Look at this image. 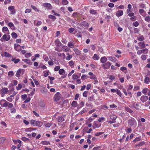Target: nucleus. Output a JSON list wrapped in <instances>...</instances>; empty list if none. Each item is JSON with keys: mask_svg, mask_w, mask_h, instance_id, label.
<instances>
[{"mask_svg": "<svg viewBox=\"0 0 150 150\" xmlns=\"http://www.w3.org/2000/svg\"><path fill=\"white\" fill-rule=\"evenodd\" d=\"M10 39V36L9 35H6L4 34L3 37L0 39V40L2 41H8Z\"/></svg>", "mask_w": 150, "mask_h": 150, "instance_id": "obj_1", "label": "nucleus"}, {"mask_svg": "<svg viewBox=\"0 0 150 150\" xmlns=\"http://www.w3.org/2000/svg\"><path fill=\"white\" fill-rule=\"evenodd\" d=\"M4 101L5 102L3 104V106L4 107L8 106L9 108H12L13 107V104L11 103H10L5 100H2L1 102Z\"/></svg>", "mask_w": 150, "mask_h": 150, "instance_id": "obj_2", "label": "nucleus"}, {"mask_svg": "<svg viewBox=\"0 0 150 150\" xmlns=\"http://www.w3.org/2000/svg\"><path fill=\"white\" fill-rule=\"evenodd\" d=\"M24 70L23 69H20L17 71L16 76L17 77H19L20 76L23 74Z\"/></svg>", "mask_w": 150, "mask_h": 150, "instance_id": "obj_3", "label": "nucleus"}, {"mask_svg": "<svg viewBox=\"0 0 150 150\" xmlns=\"http://www.w3.org/2000/svg\"><path fill=\"white\" fill-rule=\"evenodd\" d=\"M111 65V63L109 62H108L106 63L103 64L102 65V66L103 67L104 69H108L110 68Z\"/></svg>", "mask_w": 150, "mask_h": 150, "instance_id": "obj_4", "label": "nucleus"}, {"mask_svg": "<svg viewBox=\"0 0 150 150\" xmlns=\"http://www.w3.org/2000/svg\"><path fill=\"white\" fill-rule=\"evenodd\" d=\"M60 94L59 92L56 93L54 97V100L56 101H57L59 100L60 98Z\"/></svg>", "mask_w": 150, "mask_h": 150, "instance_id": "obj_5", "label": "nucleus"}, {"mask_svg": "<svg viewBox=\"0 0 150 150\" xmlns=\"http://www.w3.org/2000/svg\"><path fill=\"white\" fill-rule=\"evenodd\" d=\"M15 49L17 51H20L21 49V46L17 44H15L14 45Z\"/></svg>", "mask_w": 150, "mask_h": 150, "instance_id": "obj_6", "label": "nucleus"}, {"mask_svg": "<svg viewBox=\"0 0 150 150\" xmlns=\"http://www.w3.org/2000/svg\"><path fill=\"white\" fill-rule=\"evenodd\" d=\"M148 99V97L146 96H143L141 97L140 98L141 100L144 103L146 102Z\"/></svg>", "mask_w": 150, "mask_h": 150, "instance_id": "obj_7", "label": "nucleus"}, {"mask_svg": "<svg viewBox=\"0 0 150 150\" xmlns=\"http://www.w3.org/2000/svg\"><path fill=\"white\" fill-rule=\"evenodd\" d=\"M81 25L87 28H88L89 27V24L87 22L84 21L81 22Z\"/></svg>", "mask_w": 150, "mask_h": 150, "instance_id": "obj_8", "label": "nucleus"}, {"mask_svg": "<svg viewBox=\"0 0 150 150\" xmlns=\"http://www.w3.org/2000/svg\"><path fill=\"white\" fill-rule=\"evenodd\" d=\"M58 122H61L64 120V118L62 116H58L57 118Z\"/></svg>", "mask_w": 150, "mask_h": 150, "instance_id": "obj_9", "label": "nucleus"}, {"mask_svg": "<svg viewBox=\"0 0 150 150\" xmlns=\"http://www.w3.org/2000/svg\"><path fill=\"white\" fill-rule=\"evenodd\" d=\"M22 60L29 65H31L32 64V62L29 59H23Z\"/></svg>", "mask_w": 150, "mask_h": 150, "instance_id": "obj_10", "label": "nucleus"}, {"mask_svg": "<svg viewBox=\"0 0 150 150\" xmlns=\"http://www.w3.org/2000/svg\"><path fill=\"white\" fill-rule=\"evenodd\" d=\"M123 14V11L122 10H119L117 11L116 13V16H117L120 17Z\"/></svg>", "mask_w": 150, "mask_h": 150, "instance_id": "obj_11", "label": "nucleus"}, {"mask_svg": "<svg viewBox=\"0 0 150 150\" xmlns=\"http://www.w3.org/2000/svg\"><path fill=\"white\" fill-rule=\"evenodd\" d=\"M43 6L47 8H50L52 7V6L50 3H46L43 4Z\"/></svg>", "mask_w": 150, "mask_h": 150, "instance_id": "obj_12", "label": "nucleus"}, {"mask_svg": "<svg viewBox=\"0 0 150 150\" xmlns=\"http://www.w3.org/2000/svg\"><path fill=\"white\" fill-rule=\"evenodd\" d=\"M135 120H129L128 125L131 126H132L134 124Z\"/></svg>", "mask_w": 150, "mask_h": 150, "instance_id": "obj_13", "label": "nucleus"}, {"mask_svg": "<svg viewBox=\"0 0 150 150\" xmlns=\"http://www.w3.org/2000/svg\"><path fill=\"white\" fill-rule=\"evenodd\" d=\"M107 61V59L105 57H102L100 59V62L102 63H105Z\"/></svg>", "mask_w": 150, "mask_h": 150, "instance_id": "obj_14", "label": "nucleus"}, {"mask_svg": "<svg viewBox=\"0 0 150 150\" xmlns=\"http://www.w3.org/2000/svg\"><path fill=\"white\" fill-rule=\"evenodd\" d=\"M109 60L112 61L113 62H115L116 60V58L113 57H108Z\"/></svg>", "mask_w": 150, "mask_h": 150, "instance_id": "obj_15", "label": "nucleus"}, {"mask_svg": "<svg viewBox=\"0 0 150 150\" xmlns=\"http://www.w3.org/2000/svg\"><path fill=\"white\" fill-rule=\"evenodd\" d=\"M8 26L10 27L12 30H15L14 25L13 23L10 22L8 23Z\"/></svg>", "mask_w": 150, "mask_h": 150, "instance_id": "obj_16", "label": "nucleus"}, {"mask_svg": "<svg viewBox=\"0 0 150 150\" xmlns=\"http://www.w3.org/2000/svg\"><path fill=\"white\" fill-rule=\"evenodd\" d=\"M42 122L39 121H38L35 122V125L40 127L42 126Z\"/></svg>", "mask_w": 150, "mask_h": 150, "instance_id": "obj_17", "label": "nucleus"}, {"mask_svg": "<svg viewBox=\"0 0 150 150\" xmlns=\"http://www.w3.org/2000/svg\"><path fill=\"white\" fill-rule=\"evenodd\" d=\"M55 43L57 46H60L62 45V43L59 40H56L55 41Z\"/></svg>", "mask_w": 150, "mask_h": 150, "instance_id": "obj_18", "label": "nucleus"}, {"mask_svg": "<svg viewBox=\"0 0 150 150\" xmlns=\"http://www.w3.org/2000/svg\"><path fill=\"white\" fill-rule=\"evenodd\" d=\"M139 45L142 48H144L145 47L144 42H139Z\"/></svg>", "mask_w": 150, "mask_h": 150, "instance_id": "obj_19", "label": "nucleus"}, {"mask_svg": "<svg viewBox=\"0 0 150 150\" xmlns=\"http://www.w3.org/2000/svg\"><path fill=\"white\" fill-rule=\"evenodd\" d=\"M120 70L123 71L125 74L127 73V72L126 68L124 67H121L120 68Z\"/></svg>", "mask_w": 150, "mask_h": 150, "instance_id": "obj_20", "label": "nucleus"}, {"mask_svg": "<svg viewBox=\"0 0 150 150\" xmlns=\"http://www.w3.org/2000/svg\"><path fill=\"white\" fill-rule=\"evenodd\" d=\"M62 50L63 51L67 52L69 50V49L68 47L66 46H64L62 47Z\"/></svg>", "mask_w": 150, "mask_h": 150, "instance_id": "obj_21", "label": "nucleus"}, {"mask_svg": "<svg viewBox=\"0 0 150 150\" xmlns=\"http://www.w3.org/2000/svg\"><path fill=\"white\" fill-rule=\"evenodd\" d=\"M1 91L3 93L6 94L7 93L8 89L7 88H4L1 89Z\"/></svg>", "mask_w": 150, "mask_h": 150, "instance_id": "obj_22", "label": "nucleus"}, {"mask_svg": "<svg viewBox=\"0 0 150 150\" xmlns=\"http://www.w3.org/2000/svg\"><path fill=\"white\" fill-rule=\"evenodd\" d=\"M145 143V142L144 141H142L139 142V144L137 145H136V146L137 147H139L144 145Z\"/></svg>", "mask_w": 150, "mask_h": 150, "instance_id": "obj_23", "label": "nucleus"}, {"mask_svg": "<svg viewBox=\"0 0 150 150\" xmlns=\"http://www.w3.org/2000/svg\"><path fill=\"white\" fill-rule=\"evenodd\" d=\"M93 59L94 60H98L99 59V57L97 54H95L93 57Z\"/></svg>", "mask_w": 150, "mask_h": 150, "instance_id": "obj_24", "label": "nucleus"}, {"mask_svg": "<svg viewBox=\"0 0 150 150\" xmlns=\"http://www.w3.org/2000/svg\"><path fill=\"white\" fill-rule=\"evenodd\" d=\"M133 105L136 109L137 110L139 109V108H138V107L139 106V105L138 104L134 103L133 104Z\"/></svg>", "mask_w": 150, "mask_h": 150, "instance_id": "obj_25", "label": "nucleus"}, {"mask_svg": "<svg viewBox=\"0 0 150 150\" xmlns=\"http://www.w3.org/2000/svg\"><path fill=\"white\" fill-rule=\"evenodd\" d=\"M150 82V79L148 77H146L145 78L144 82L145 83L148 84Z\"/></svg>", "mask_w": 150, "mask_h": 150, "instance_id": "obj_26", "label": "nucleus"}, {"mask_svg": "<svg viewBox=\"0 0 150 150\" xmlns=\"http://www.w3.org/2000/svg\"><path fill=\"white\" fill-rule=\"evenodd\" d=\"M93 125L96 126V127H100L101 124H98V123L97 122H94L93 123Z\"/></svg>", "mask_w": 150, "mask_h": 150, "instance_id": "obj_27", "label": "nucleus"}, {"mask_svg": "<svg viewBox=\"0 0 150 150\" xmlns=\"http://www.w3.org/2000/svg\"><path fill=\"white\" fill-rule=\"evenodd\" d=\"M67 57L66 58V59L67 60H69L72 57V56L71 55H69V53H67Z\"/></svg>", "mask_w": 150, "mask_h": 150, "instance_id": "obj_28", "label": "nucleus"}, {"mask_svg": "<svg viewBox=\"0 0 150 150\" xmlns=\"http://www.w3.org/2000/svg\"><path fill=\"white\" fill-rule=\"evenodd\" d=\"M77 102L75 101H73L71 103V105L74 107H76L77 106Z\"/></svg>", "mask_w": 150, "mask_h": 150, "instance_id": "obj_29", "label": "nucleus"}, {"mask_svg": "<svg viewBox=\"0 0 150 150\" xmlns=\"http://www.w3.org/2000/svg\"><path fill=\"white\" fill-rule=\"evenodd\" d=\"M69 65L71 67H74V62L73 61H71L69 62Z\"/></svg>", "mask_w": 150, "mask_h": 150, "instance_id": "obj_30", "label": "nucleus"}, {"mask_svg": "<svg viewBox=\"0 0 150 150\" xmlns=\"http://www.w3.org/2000/svg\"><path fill=\"white\" fill-rule=\"evenodd\" d=\"M11 61H13V62L14 61V63L15 64H16V63H18L20 61V59H15V58H12L11 59Z\"/></svg>", "mask_w": 150, "mask_h": 150, "instance_id": "obj_31", "label": "nucleus"}, {"mask_svg": "<svg viewBox=\"0 0 150 150\" xmlns=\"http://www.w3.org/2000/svg\"><path fill=\"white\" fill-rule=\"evenodd\" d=\"M36 129V128H27L26 129L25 131L26 132L27 131H32L34 130H35Z\"/></svg>", "mask_w": 150, "mask_h": 150, "instance_id": "obj_32", "label": "nucleus"}, {"mask_svg": "<svg viewBox=\"0 0 150 150\" xmlns=\"http://www.w3.org/2000/svg\"><path fill=\"white\" fill-rule=\"evenodd\" d=\"M68 46L71 48H73L74 47V45L73 44V42H69L68 44Z\"/></svg>", "mask_w": 150, "mask_h": 150, "instance_id": "obj_33", "label": "nucleus"}, {"mask_svg": "<svg viewBox=\"0 0 150 150\" xmlns=\"http://www.w3.org/2000/svg\"><path fill=\"white\" fill-rule=\"evenodd\" d=\"M11 35L12 37L13 38H16L18 37L17 34L15 32H13Z\"/></svg>", "mask_w": 150, "mask_h": 150, "instance_id": "obj_34", "label": "nucleus"}, {"mask_svg": "<svg viewBox=\"0 0 150 150\" xmlns=\"http://www.w3.org/2000/svg\"><path fill=\"white\" fill-rule=\"evenodd\" d=\"M74 50L75 52V53L77 55H79L80 54V51L78 50L77 49H75Z\"/></svg>", "mask_w": 150, "mask_h": 150, "instance_id": "obj_35", "label": "nucleus"}, {"mask_svg": "<svg viewBox=\"0 0 150 150\" xmlns=\"http://www.w3.org/2000/svg\"><path fill=\"white\" fill-rule=\"evenodd\" d=\"M8 76H10L11 77L13 76L14 73L13 71H10L8 73Z\"/></svg>", "mask_w": 150, "mask_h": 150, "instance_id": "obj_36", "label": "nucleus"}, {"mask_svg": "<svg viewBox=\"0 0 150 150\" xmlns=\"http://www.w3.org/2000/svg\"><path fill=\"white\" fill-rule=\"evenodd\" d=\"M125 109L127 111L130 113H132L133 112L132 110L131 109L128 107H125Z\"/></svg>", "mask_w": 150, "mask_h": 150, "instance_id": "obj_37", "label": "nucleus"}, {"mask_svg": "<svg viewBox=\"0 0 150 150\" xmlns=\"http://www.w3.org/2000/svg\"><path fill=\"white\" fill-rule=\"evenodd\" d=\"M147 56V55L142 54V55L141 58L143 60H145Z\"/></svg>", "mask_w": 150, "mask_h": 150, "instance_id": "obj_38", "label": "nucleus"}, {"mask_svg": "<svg viewBox=\"0 0 150 150\" xmlns=\"http://www.w3.org/2000/svg\"><path fill=\"white\" fill-rule=\"evenodd\" d=\"M48 17L52 19L53 20H55L56 19V17L52 15H50L48 16Z\"/></svg>", "mask_w": 150, "mask_h": 150, "instance_id": "obj_39", "label": "nucleus"}, {"mask_svg": "<svg viewBox=\"0 0 150 150\" xmlns=\"http://www.w3.org/2000/svg\"><path fill=\"white\" fill-rule=\"evenodd\" d=\"M142 53L145 54H147L148 52V50L146 49H144L142 50Z\"/></svg>", "mask_w": 150, "mask_h": 150, "instance_id": "obj_40", "label": "nucleus"}, {"mask_svg": "<svg viewBox=\"0 0 150 150\" xmlns=\"http://www.w3.org/2000/svg\"><path fill=\"white\" fill-rule=\"evenodd\" d=\"M90 13L92 14H96V11L93 9H92L90 11Z\"/></svg>", "mask_w": 150, "mask_h": 150, "instance_id": "obj_41", "label": "nucleus"}, {"mask_svg": "<svg viewBox=\"0 0 150 150\" xmlns=\"http://www.w3.org/2000/svg\"><path fill=\"white\" fill-rule=\"evenodd\" d=\"M31 7L35 11H39V10L35 6L32 5Z\"/></svg>", "mask_w": 150, "mask_h": 150, "instance_id": "obj_42", "label": "nucleus"}, {"mask_svg": "<svg viewBox=\"0 0 150 150\" xmlns=\"http://www.w3.org/2000/svg\"><path fill=\"white\" fill-rule=\"evenodd\" d=\"M42 143L43 144L45 145H47L48 144H50V143L49 142L43 141L42 142Z\"/></svg>", "mask_w": 150, "mask_h": 150, "instance_id": "obj_43", "label": "nucleus"}, {"mask_svg": "<svg viewBox=\"0 0 150 150\" xmlns=\"http://www.w3.org/2000/svg\"><path fill=\"white\" fill-rule=\"evenodd\" d=\"M32 54L30 53H28L25 55V57L26 58H28L31 56Z\"/></svg>", "mask_w": 150, "mask_h": 150, "instance_id": "obj_44", "label": "nucleus"}, {"mask_svg": "<svg viewBox=\"0 0 150 150\" xmlns=\"http://www.w3.org/2000/svg\"><path fill=\"white\" fill-rule=\"evenodd\" d=\"M35 120H31L30 121V123L32 125H33V126H35Z\"/></svg>", "mask_w": 150, "mask_h": 150, "instance_id": "obj_45", "label": "nucleus"}, {"mask_svg": "<svg viewBox=\"0 0 150 150\" xmlns=\"http://www.w3.org/2000/svg\"><path fill=\"white\" fill-rule=\"evenodd\" d=\"M87 111V108H83L81 112L80 113L81 114H82L83 113H84L86 112Z\"/></svg>", "mask_w": 150, "mask_h": 150, "instance_id": "obj_46", "label": "nucleus"}, {"mask_svg": "<svg viewBox=\"0 0 150 150\" xmlns=\"http://www.w3.org/2000/svg\"><path fill=\"white\" fill-rule=\"evenodd\" d=\"M21 139L23 141L26 142L27 141L29 140V139L28 138H27L25 137H23L21 138Z\"/></svg>", "mask_w": 150, "mask_h": 150, "instance_id": "obj_47", "label": "nucleus"}, {"mask_svg": "<svg viewBox=\"0 0 150 150\" xmlns=\"http://www.w3.org/2000/svg\"><path fill=\"white\" fill-rule=\"evenodd\" d=\"M5 56L6 57H9L11 56V54L6 52H5L4 53Z\"/></svg>", "mask_w": 150, "mask_h": 150, "instance_id": "obj_48", "label": "nucleus"}, {"mask_svg": "<svg viewBox=\"0 0 150 150\" xmlns=\"http://www.w3.org/2000/svg\"><path fill=\"white\" fill-rule=\"evenodd\" d=\"M141 140V139L139 137H136L134 140V142H136L137 141H138Z\"/></svg>", "mask_w": 150, "mask_h": 150, "instance_id": "obj_49", "label": "nucleus"}, {"mask_svg": "<svg viewBox=\"0 0 150 150\" xmlns=\"http://www.w3.org/2000/svg\"><path fill=\"white\" fill-rule=\"evenodd\" d=\"M64 72V69H61L59 70V73L60 74L62 75Z\"/></svg>", "mask_w": 150, "mask_h": 150, "instance_id": "obj_50", "label": "nucleus"}, {"mask_svg": "<svg viewBox=\"0 0 150 150\" xmlns=\"http://www.w3.org/2000/svg\"><path fill=\"white\" fill-rule=\"evenodd\" d=\"M62 3L64 5H66L68 4V1L67 0H62Z\"/></svg>", "mask_w": 150, "mask_h": 150, "instance_id": "obj_51", "label": "nucleus"}, {"mask_svg": "<svg viewBox=\"0 0 150 150\" xmlns=\"http://www.w3.org/2000/svg\"><path fill=\"white\" fill-rule=\"evenodd\" d=\"M93 98H94L93 96H91L89 97L88 100L90 101H93L94 100Z\"/></svg>", "mask_w": 150, "mask_h": 150, "instance_id": "obj_52", "label": "nucleus"}, {"mask_svg": "<svg viewBox=\"0 0 150 150\" xmlns=\"http://www.w3.org/2000/svg\"><path fill=\"white\" fill-rule=\"evenodd\" d=\"M148 90V88H145L143 89L142 92L144 94H145L147 92V90Z\"/></svg>", "mask_w": 150, "mask_h": 150, "instance_id": "obj_53", "label": "nucleus"}, {"mask_svg": "<svg viewBox=\"0 0 150 150\" xmlns=\"http://www.w3.org/2000/svg\"><path fill=\"white\" fill-rule=\"evenodd\" d=\"M145 20L146 21L149 22L150 21V17L149 16H146L145 18Z\"/></svg>", "mask_w": 150, "mask_h": 150, "instance_id": "obj_54", "label": "nucleus"}, {"mask_svg": "<svg viewBox=\"0 0 150 150\" xmlns=\"http://www.w3.org/2000/svg\"><path fill=\"white\" fill-rule=\"evenodd\" d=\"M117 93V95H118L120 96L121 97L122 94L120 92V91L118 89H117L116 91Z\"/></svg>", "mask_w": 150, "mask_h": 150, "instance_id": "obj_55", "label": "nucleus"}, {"mask_svg": "<svg viewBox=\"0 0 150 150\" xmlns=\"http://www.w3.org/2000/svg\"><path fill=\"white\" fill-rule=\"evenodd\" d=\"M139 23L137 21H136L133 23V25L135 27H137L139 25Z\"/></svg>", "mask_w": 150, "mask_h": 150, "instance_id": "obj_56", "label": "nucleus"}, {"mask_svg": "<svg viewBox=\"0 0 150 150\" xmlns=\"http://www.w3.org/2000/svg\"><path fill=\"white\" fill-rule=\"evenodd\" d=\"M43 58L45 61H47L49 60L48 57L45 55H44L43 57Z\"/></svg>", "mask_w": 150, "mask_h": 150, "instance_id": "obj_57", "label": "nucleus"}, {"mask_svg": "<svg viewBox=\"0 0 150 150\" xmlns=\"http://www.w3.org/2000/svg\"><path fill=\"white\" fill-rule=\"evenodd\" d=\"M60 67L59 66H56L54 68V70L56 71H58L59 70Z\"/></svg>", "mask_w": 150, "mask_h": 150, "instance_id": "obj_58", "label": "nucleus"}, {"mask_svg": "<svg viewBox=\"0 0 150 150\" xmlns=\"http://www.w3.org/2000/svg\"><path fill=\"white\" fill-rule=\"evenodd\" d=\"M129 87L127 89V91H128L129 90L132 89L133 87V86H132L131 85H129Z\"/></svg>", "mask_w": 150, "mask_h": 150, "instance_id": "obj_59", "label": "nucleus"}, {"mask_svg": "<svg viewBox=\"0 0 150 150\" xmlns=\"http://www.w3.org/2000/svg\"><path fill=\"white\" fill-rule=\"evenodd\" d=\"M22 87V86L21 84H18V86L16 87V88L17 90H20Z\"/></svg>", "mask_w": 150, "mask_h": 150, "instance_id": "obj_60", "label": "nucleus"}, {"mask_svg": "<svg viewBox=\"0 0 150 150\" xmlns=\"http://www.w3.org/2000/svg\"><path fill=\"white\" fill-rule=\"evenodd\" d=\"M117 118V117L115 115H111L110 116V118L111 119L113 120H115Z\"/></svg>", "mask_w": 150, "mask_h": 150, "instance_id": "obj_61", "label": "nucleus"}, {"mask_svg": "<svg viewBox=\"0 0 150 150\" xmlns=\"http://www.w3.org/2000/svg\"><path fill=\"white\" fill-rule=\"evenodd\" d=\"M79 78V77L77 76V75L75 74H74L72 76V79H75Z\"/></svg>", "mask_w": 150, "mask_h": 150, "instance_id": "obj_62", "label": "nucleus"}, {"mask_svg": "<svg viewBox=\"0 0 150 150\" xmlns=\"http://www.w3.org/2000/svg\"><path fill=\"white\" fill-rule=\"evenodd\" d=\"M105 119V118L103 117H101L99 119H98V121L100 122H101L102 121H103Z\"/></svg>", "mask_w": 150, "mask_h": 150, "instance_id": "obj_63", "label": "nucleus"}, {"mask_svg": "<svg viewBox=\"0 0 150 150\" xmlns=\"http://www.w3.org/2000/svg\"><path fill=\"white\" fill-rule=\"evenodd\" d=\"M74 30V28H71L69 29L68 31L70 33H72Z\"/></svg>", "mask_w": 150, "mask_h": 150, "instance_id": "obj_64", "label": "nucleus"}]
</instances>
